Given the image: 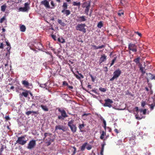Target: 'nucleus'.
<instances>
[{"label": "nucleus", "instance_id": "nucleus-40", "mask_svg": "<svg viewBox=\"0 0 155 155\" xmlns=\"http://www.w3.org/2000/svg\"><path fill=\"white\" fill-rule=\"evenodd\" d=\"M99 90L100 91H101L102 92H105L107 91V90H106V88H102V87H100L99 88Z\"/></svg>", "mask_w": 155, "mask_h": 155}, {"label": "nucleus", "instance_id": "nucleus-18", "mask_svg": "<svg viewBox=\"0 0 155 155\" xmlns=\"http://www.w3.org/2000/svg\"><path fill=\"white\" fill-rule=\"evenodd\" d=\"M91 46L94 48V49L97 50L98 49H101L102 48H104L105 47V45H102L101 46H97L94 45H91Z\"/></svg>", "mask_w": 155, "mask_h": 155}, {"label": "nucleus", "instance_id": "nucleus-52", "mask_svg": "<svg viewBox=\"0 0 155 155\" xmlns=\"http://www.w3.org/2000/svg\"><path fill=\"white\" fill-rule=\"evenodd\" d=\"M74 75L75 76V77H76V78H77V79L79 80H81V77H79L78 75V74H74Z\"/></svg>", "mask_w": 155, "mask_h": 155}, {"label": "nucleus", "instance_id": "nucleus-21", "mask_svg": "<svg viewBox=\"0 0 155 155\" xmlns=\"http://www.w3.org/2000/svg\"><path fill=\"white\" fill-rule=\"evenodd\" d=\"M72 5L73 6H77L78 8H80L81 5V2H72Z\"/></svg>", "mask_w": 155, "mask_h": 155}, {"label": "nucleus", "instance_id": "nucleus-39", "mask_svg": "<svg viewBox=\"0 0 155 155\" xmlns=\"http://www.w3.org/2000/svg\"><path fill=\"white\" fill-rule=\"evenodd\" d=\"M89 76H90L91 78L92 81L94 82L96 78V77H95V78H94L92 75L90 73H89Z\"/></svg>", "mask_w": 155, "mask_h": 155}, {"label": "nucleus", "instance_id": "nucleus-25", "mask_svg": "<svg viewBox=\"0 0 155 155\" xmlns=\"http://www.w3.org/2000/svg\"><path fill=\"white\" fill-rule=\"evenodd\" d=\"M40 107L44 111H48V108L47 107L46 105H41Z\"/></svg>", "mask_w": 155, "mask_h": 155}, {"label": "nucleus", "instance_id": "nucleus-33", "mask_svg": "<svg viewBox=\"0 0 155 155\" xmlns=\"http://www.w3.org/2000/svg\"><path fill=\"white\" fill-rule=\"evenodd\" d=\"M7 6L6 4H4V5L1 6V10L2 11L4 12L5 11L6 8Z\"/></svg>", "mask_w": 155, "mask_h": 155}, {"label": "nucleus", "instance_id": "nucleus-26", "mask_svg": "<svg viewBox=\"0 0 155 155\" xmlns=\"http://www.w3.org/2000/svg\"><path fill=\"white\" fill-rule=\"evenodd\" d=\"M29 91L25 90L24 92H23L21 94V95L24 96L25 97H27L28 95Z\"/></svg>", "mask_w": 155, "mask_h": 155}, {"label": "nucleus", "instance_id": "nucleus-13", "mask_svg": "<svg viewBox=\"0 0 155 155\" xmlns=\"http://www.w3.org/2000/svg\"><path fill=\"white\" fill-rule=\"evenodd\" d=\"M54 141V139H52L50 137H49L48 139H46L45 140V143L46 144L47 146H48L51 145V143L53 142Z\"/></svg>", "mask_w": 155, "mask_h": 155}, {"label": "nucleus", "instance_id": "nucleus-48", "mask_svg": "<svg viewBox=\"0 0 155 155\" xmlns=\"http://www.w3.org/2000/svg\"><path fill=\"white\" fill-rule=\"evenodd\" d=\"M141 112H143V114H145L146 113L147 110L144 109V110H140Z\"/></svg>", "mask_w": 155, "mask_h": 155}, {"label": "nucleus", "instance_id": "nucleus-47", "mask_svg": "<svg viewBox=\"0 0 155 155\" xmlns=\"http://www.w3.org/2000/svg\"><path fill=\"white\" fill-rule=\"evenodd\" d=\"M73 148L74 149V150L73 151V153L71 155H74L76 152V148L75 147H73Z\"/></svg>", "mask_w": 155, "mask_h": 155}, {"label": "nucleus", "instance_id": "nucleus-24", "mask_svg": "<svg viewBox=\"0 0 155 155\" xmlns=\"http://www.w3.org/2000/svg\"><path fill=\"white\" fill-rule=\"evenodd\" d=\"M84 124H79L78 128H79L80 131L81 132H83V129L84 128Z\"/></svg>", "mask_w": 155, "mask_h": 155}, {"label": "nucleus", "instance_id": "nucleus-14", "mask_svg": "<svg viewBox=\"0 0 155 155\" xmlns=\"http://www.w3.org/2000/svg\"><path fill=\"white\" fill-rule=\"evenodd\" d=\"M149 106L150 107V109L151 110H153L154 109V107L155 106V95L153 98V103L152 104H149Z\"/></svg>", "mask_w": 155, "mask_h": 155}, {"label": "nucleus", "instance_id": "nucleus-15", "mask_svg": "<svg viewBox=\"0 0 155 155\" xmlns=\"http://www.w3.org/2000/svg\"><path fill=\"white\" fill-rule=\"evenodd\" d=\"M61 12L64 14V15H65L66 16H67L68 15H69L71 14L70 11L68 9H62L61 11Z\"/></svg>", "mask_w": 155, "mask_h": 155}, {"label": "nucleus", "instance_id": "nucleus-54", "mask_svg": "<svg viewBox=\"0 0 155 155\" xmlns=\"http://www.w3.org/2000/svg\"><path fill=\"white\" fill-rule=\"evenodd\" d=\"M51 37L54 41H56V36L54 35H51Z\"/></svg>", "mask_w": 155, "mask_h": 155}, {"label": "nucleus", "instance_id": "nucleus-20", "mask_svg": "<svg viewBox=\"0 0 155 155\" xmlns=\"http://www.w3.org/2000/svg\"><path fill=\"white\" fill-rule=\"evenodd\" d=\"M90 4L89 2H84L82 5V7L83 8H85L87 7H90Z\"/></svg>", "mask_w": 155, "mask_h": 155}, {"label": "nucleus", "instance_id": "nucleus-5", "mask_svg": "<svg viewBox=\"0 0 155 155\" xmlns=\"http://www.w3.org/2000/svg\"><path fill=\"white\" fill-rule=\"evenodd\" d=\"M58 111L61 113V115L58 116V119H64L65 117H68L65 111L64 110H61L60 108L58 109Z\"/></svg>", "mask_w": 155, "mask_h": 155}, {"label": "nucleus", "instance_id": "nucleus-41", "mask_svg": "<svg viewBox=\"0 0 155 155\" xmlns=\"http://www.w3.org/2000/svg\"><path fill=\"white\" fill-rule=\"evenodd\" d=\"M89 7H87L85 8H86L85 9V13H86L87 15H88V12L89 11Z\"/></svg>", "mask_w": 155, "mask_h": 155}, {"label": "nucleus", "instance_id": "nucleus-11", "mask_svg": "<svg viewBox=\"0 0 155 155\" xmlns=\"http://www.w3.org/2000/svg\"><path fill=\"white\" fill-rule=\"evenodd\" d=\"M107 57V56L105 55L104 54L102 55L99 60V62L100 64H101L106 61Z\"/></svg>", "mask_w": 155, "mask_h": 155}, {"label": "nucleus", "instance_id": "nucleus-64", "mask_svg": "<svg viewBox=\"0 0 155 155\" xmlns=\"http://www.w3.org/2000/svg\"><path fill=\"white\" fill-rule=\"evenodd\" d=\"M104 68L105 69V70H104L105 72H107L108 71L107 68V67H104Z\"/></svg>", "mask_w": 155, "mask_h": 155}, {"label": "nucleus", "instance_id": "nucleus-9", "mask_svg": "<svg viewBox=\"0 0 155 155\" xmlns=\"http://www.w3.org/2000/svg\"><path fill=\"white\" fill-rule=\"evenodd\" d=\"M29 4L28 3H25V7H21L19 8L20 11L23 12L27 11L28 9L30 8L28 6Z\"/></svg>", "mask_w": 155, "mask_h": 155}, {"label": "nucleus", "instance_id": "nucleus-32", "mask_svg": "<svg viewBox=\"0 0 155 155\" xmlns=\"http://www.w3.org/2000/svg\"><path fill=\"white\" fill-rule=\"evenodd\" d=\"M144 68L143 67H141L140 68H139L140 70L142 73V75H143L146 73V71L144 70Z\"/></svg>", "mask_w": 155, "mask_h": 155}, {"label": "nucleus", "instance_id": "nucleus-23", "mask_svg": "<svg viewBox=\"0 0 155 155\" xmlns=\"http://www.w3.org/2000/svg\"><path fill=\"white\" fill-rule=\"evenodd\" d=\"M26 28L25 25H20V30L21 31L24 32L25 31Z\"/></svg>", "mask_w": 155, "mask_h": 155}, {"label": "nucleus", "instance_id": "nucleus-49", "mask_svg": "<svg viewBox=\"0 0 155 155\" xmlns=\"http://www.w3.org/2000/svg\"><path fill=\"white\" fill-rule=\"evenodd\" d=\"M146 102L144 101H142L141 102V106L142 107H144V106L146 105Z\"/></svg>", "mask_w": 155, "mask_h": 155}, {"label": "nucleus", "instance_id": "nucleus-36", "mask_svg": "<svg viewBox=\"0 0 155 155\" xmlns=\"http://www.w3.org/2000/svg\"><path fill=\"white\" fill-rule=\"evenodd\" d=\"M51 7L50 6V8L51 9H54V7L55 6V4L54 3V2L53 1L51 0Z\"/></svg>", "mask_w": 155, "mask_h": 155}, {"label": "nucleus", "instance_id": "nucleus-35", "mask_svg": "<svg viewBox=\"0 0 155 155\" xmlns=\"http://www.w3.org/2000/svg\"><path fill=\"white\" fill-rule=\"evenodd\" d=\"M140 58L138 57L136 58H135L134 60V61L136 63V64H138L140 62Z\"/></svg>", "mask_w": 155, "mask_h": 155}, {"label": "nucleus", "instance_id": "nucleus-19", "mask_svg": "<svg viewBox=\"0 0 155 155\" xmlns=\"http://www.w3.org/2000/svg\"><path fill=\"white\" fill-rule=\"evenodd\" d=\"M21 83L22 84L26 87H28L29 86V83L27 81L25 80L22 81Z\"/></svg>", "mask_w": 155, "mask_h": 155}, {"label": "nucleus", "instance_id": "nucleus-62", "mask_svg": "<svg viewBox=\"0 0 155 155\" xmlns=\"http://www.w3.org/2000/svg\"><path fill=\"white\" fill-rule=\"evenodd\" d=\"M114 131H115V132L117 133V134L119 133L118 130L116 128L114 130Z\"/></svg>", "mask_w": 155, "mask_h": 155}, {"label": "nucleus", "instance_id": "nucleus-2", "mask_svg": "<svg viewBox=\"0 0 155 155\" xmlns=\"http://www.w3.org/2000/svg\"><path fill=\"white\" fill-rule=\"evenodd\" d=\"M121 73V71L120 69L116 70L113 73V76L110 79V81H113L115 79H117Z\"/></svg>", "mask_w": 155, "mask_h": 155}, {"label": "nucleus", "instance_id": "nucleus-6", "mask_svg": "<svg viewBox=\"0 0 155 155\" xmlns=\"http://www.w3.org/2000/svg\"><path fill=\"white\" fill-rule=\"evenodd\" d=\"M128 49L130 51L136 52L137 51V46L135 44L132 43L129 44Z\"/></svg>", "mask_w": 155, "mask_h": 155}, {"label": "nucleus", "instance_id": "nucleus-43", "mask_svg": "<svg viewBox=\"0 0 155 155\" xmlns=\"http://www.w3.org/2000/svg\"><path fill=\"white\" fill-rule=\"evenodd\" d=\"M6 19V17L5 16H4L3 18H1L0 21V23H2Z\"/></svg>", "mask_w": 155, "mask_h": 155}, {"label": "nucleus", "instance_id": "nucleus-63", "mask_svg": "<svg viewBox=\"0 0 155 155\" xmlns=\"http://www.w3.org/2000/svg\"><path fill=\"white\" fill-rule=\"evenodd\" d=\"M134 109L136 110V112H137L138 111L139 109L138 107H136L134 108Z\"/></svg>", "mask_w": 155, "mask_h": 155}, {"label": "nucleus", "instance_id": "nucleus-8", "mask_svg": "<svg viewBox=\"0 0 155 155\" xmlns=\"http://www.w3.org/2000/svg\"><path fill=\"white\" fill-rule=\"evenodd\" d=\"M105 102L104 104V106L110 108L112 107L111 104L113 103V101L112 100L108 98L105 100Z\"/></svg>", "mask_w": 155, "mask_h": 155}, {"label": "nucleus", "instance_id": "nucleus-57", "mask_svg": "<svg viewBox=\"0 0 155 155\" xmlns=\"http://www.w3.org/2000/svg\"><path fill=\"white\" fill-rule=\"evenodd\" d=\"M135 138L134 137H132L130 139V143H131L132 142H133V140H134V139H135Z\"/></svg>", "mask_w": 155, "mask_h": 155}, {"label": "nucleus", "instance_id": "nucleus-56", "mask_svg": "<svg viewBox=\"0 0 155 155\" xmlns=\"http://www.w3.org/2000/svg\"><path fill=\"white\" fill-rule=\"evenodd\" d=\"M109 137V136L107 135L106 136V137H105V138H104V139H101L102 140H104V141L106 140L107 139V138Z\"/></svg>", "mask_w": 155, "mask_h": 155}, {"label": "nucleus", "instance_id": "nucleus-28", "mask_svg": "<svg viewBox=\"0 0 155 155\" xmlns=\"http://www.w3.org/2000/svg\"><path fill=\"white\" fill-rule=\"evenodd\" d=\"M68 5L66 2H64L63 4L62 7L63 9L66 10L68 8Z\"/></svg>", "mask_w": 155, "mask_h": 155}, {"label": "nucleus", "instance_id": "nucleus-58", "mask_svg": "<svg viewBox=\"0 0 155 155\" xmlns=\"http://www.w3.org/2000/svg\"><path fill=\"white\" fill-rule=\"evenodd\" d=\"M4 145H2L0 149V151L1 152H2V151H3L4 150Z\"/></svg>", "mask_w": 155, "mask_h": 155}, {"label": "nucleus", "instance_id": "nucleus-42", "mask_svg": "<svg viewBox=\"0 0 155 155\" xmlns=\"http://www.w3.org/2000/svg\"><path fill=\"white\" fill-rule=\"evenodd\" d=\"M51 135V133H44V139H45V138L48 135Z\"/></svg>", "mask_w": 155, "mask_h": 155}, {"label": "nucleus", "instance_id": "nucleus-12", "mask_svg": "<svg viewBox=\"0 0 155 155\" xmlns=\"http://www.w3.org/2000/svg\"><path fill=\"white\" fill-rule=\"evenodd\" d=\"M77 18L78 19H77V21H78L81 22L86 21L85 17L84 16H77Z\"/></svg>", "mask_w": 155, "mask_h": 155}, {"label": "nucleus", "instance_id": "nucleus-38", "mask_svg": "<svg viewBox=\"0 0 155 155\" xmlns=\"http://www.w3.org/2000/svg\"><path fill=\"white\" fill-rule=\"evenodd\" d=\"M58 41L60 42H61L62 43L64 42L65 40L64 39H63L62 38H59L58 39Z\"/></svg>", "mask_w": 155, "mask_h": 155}, {"label": "nucleus", "instance_id": "nucleus-60", "mask_svg": "<svg viewBox=\"0 0 155 155\" xmlns=\"http://www.w3.org/2000/svg\"><path fill=\"white\" fill-rule=\"evenodd\" d=\"M3 43H1L0 45V48L3 49Z\"/></svg>", "mask_w": 155, "mask_h": 155}, {"label": "nucleus", "instance_id": "nucleus-31", "mask_svg": "<svg viewBox=\"0 0 155 155\" xmlns=\"http://www.w3.org/2000/svg\"><path fill=\"white\" fill-rule=\"evenodd\" d=\"M105 145V143L104 142V144H103L102 145L101 149V153H100V154L101 155H103V152L104 151V146Z\"/></svg>", "mask_w": 155, "mask_h": 155}, {"label": "nucleus", "instance_id": "nucleus-55", "mask_svg": "<svg viewBox=\"0 0 155 155\" xmlns=\"http://www.w3.org/2000/svg\"><path fill=\"white\" fill-rule=\"evenodd\" d=\"M101 120H103V123L104 124V125H106V121L103 118L101 117Z\"/></svg>", "mask_w": 155, "mask_h": 155}, {"label": "nucleus", "instance_id": "nucleus-34", "mask_svg": "<svg viewBox=\"0 0 155 155\" xmlns=\"http://www.w3.org/2000/svg\"><path fill=\"white\" fill-rule=\"evenodd\" d=\"M103 26V24L102 23V21H100L97 24V28H101Z\"/></svg>", "mask_w": 155, "mask_h": 155}, {"label": "nucleus", "instance_id": "nucleus-50", "mask_svg": "<svg viewBox=\"0 0 155 155\" xmlns=\"http://www.w3.org/2000/svg\"><path fill=\"white\" fill-rule=\"evenodd\" d=\"M63 85L68 86V84L66 81H64L63 82Z\"/></svg>", "mask_w": 155, "mask_h": 155}, {"label": "nucleus", "instance_id": "nucleus-16", "mask_svg": "<svg viewBox=\"0 0 155 155\" xmlns=\"http://www.w3.org/2000/svg\"><path fill=\"white\" fill-rule=\"evenodd\" d=\"M62 130L64 131H65L64 126L60 125H57L55 127V130Z\"/></svg>", "mask_w": 155, "mask_h": 155}, {"label": "nucleus", "instance_id": "nucleus-1", "mask_svg": "<svg viewBox=\"0 0 155 155\" xmlns=\"http://www.w3.org/2000/svg\"><path fill=\"white\" fill-rule=\"evenodd\" d=\"M74 120H72L68 122V126L69 127L73 133H75L77 130V127L75 124H73Z\"/></svg>", "mask_w": 155, "mask_h": 155}, {"label": "nucleus", "instance_id": "nucleus-22", "mask_svg": "<svg viewBox=\"0 0 155 155\" xmlns=\"http://www.w3.org/2000/svg\"><path fill=\"white\" fill-rule=\"evenodd\" d=\"M88 143L87 142H86L84 143L82 145V146L81 147V151H84L86 147H87V146L88 145Z\"/></svg>", "mask_w": 155, "mask_h": 155}, {"label": "nucleus", "instance_id": "nucleus-29", "mask_svg": "<svg viewBox=\"0 0 155 155\" xmlns=\"http://www.w3.org/2000/svg\"><path fill=\"white\" fill-rule=\"evenodd\" d=\"M58 22L60 24L62 27H64L66 25L64 22H62V21L61 19H58Z\"/></svg>", "mask_w": 155, "mask_h": 155}, {"label": "nucleus", "instance_id": "nucleus-51", "mask_svg": "<svg viewBox=\"0 0 155 155\" xmlns=\"http://www.w3.org/2000/svg\"><path fill=\"white\" fill-rule=\"evenodd\" d=\"M77 72L78 74V76H79L80 77H81V78H84V77L83 75L81 74L80 73H79V72L78 71Z\"/></svg>", "mask_w": 155, "mask_h": 155}, {"label": "nucleus", "instance_id": "nucleus-59", "mask_svg": "<svg viewBox=\"0 0 155 155\" xmlns=\"http://www.w3.org/2000/svg\"><path fill=\"white\" fill-rule=\"evenodd\" d=\"M125 155H132V154H131V152H129V153L128 152H126V153Z\"/></svg>", "mask_w": 155, "mask_h": 155}, {"label": "nucleus", "instance_id": "nucleus-37", "mask_svg": "<svg viewBox=\"0 0 155 155\" xmlns=\"http://www.w3.org/2000/svg\"><path fill=\"white\" fill-rule=\"evenodd\" d=\"M127 2V0H121L120 3L122 5H125Z\"/></svg>", "mask_w": 155, "mask_h": 155}, {"label": "nucleus", "instance_id": "nucleus-53", "mask_svg": "<svg viewBox=\"0 0 155 155\" xmlns=\"http://www.w3.org/2000/svg\"><path fill=\"white\" fill-rule=\"evenodd\" d=\"M134 33H135L136 34L138 35L139 37H141L142 36V35H141V33H140V32H138V31H136V32H134Z\"/></svg>", "mask_w": 155, "mask_h": 155}, {"label": "nucleus", "instance_id": "nucleus-61", "mask_svg": "<svg viewBox=\"0 0 155 155\" xmlns=\"http://www.w3.org/2000/svg\"><path fill=\"white\" fill-rule=\"evenodd\" d=\"M135 117H136V118L137 119H141V118L140 117H139L137 115V114H136L135 115Z\"/></svg>", "mask_w": 155, "mask_h": 155}, {"label": "nucleus", "instance_id": "nucleus-44", "mask_svg": "<svg viewBox=\"0 0 155 155\" xmlns=\"http://www.w3.org/2000/svg\"><path fill=\"white\" fill-rule=\"evenodd\" d=\"M86 148L87 150H89L91 149L92 147L91 145H89L88 144L87 146L86 147Z\"/></svg>", "mask_w": 155, "mask_h": 155}, {"label": "nucleus", "instance_id": "nucleus-30", "mask_svg": "<svg viewBox=\"0 0 155 155\" xmlns=\"http://www.w3.org/2000/svg\"><path fill=\"white\" fill-rule=\"evenodd\" d=\"M102 133L100 136V139H104V136L106 135V132L105 131H104V130H102L101 131Z\"/></svg>", "mask_w": 155, "mask_h": 155}, {"label": "nucleus", "instance_id": "nucleus-7", "mask_svg": "<svg viewBox=\"0 0 155 155\" xmlns=\"http://www.w3.org/2000/svg\"><path fill=\"white\" fill-rule=\"evenodd\" d=\"M36 145V141L35 140H32L28 143L27 148L28 149L31 150L34 148Z\"/></svg>", "mask_w": 155, "mask_h": 155}, {"label": "nucleus", "instance_id": "nucleus-3", "mask_svg": "<svg viewBox=\"0 0 155 155\" xmlns=\"http://www.w3.org/2000/svg\"><path fill=\"white\" fill-rule=\"evenodd\" d=\"M25 135L22 136L18 138L17 140H16V143L20 145H25V143H27V140H25Z\"/></svg>", "mask_w": 155, "mask_h": 155}, {"label": "nucleus", "instance_id": "nucleus-17", "mask_svg": "<svg viewBox=\"0 0 155 155\" xmlns=\"http://www.w3.org/2000/svg\"><path fill=\"white\" fill-rule=\"evenodd\" d=\"M146 74L148 78L151 79V80H155V75L152 74H151L149 73H147Z\"/></svg>", "mask_w": 155, "mask_h": 155}, {"label": "nucleus", "instance_id": "nucleus-45", "mask_svg": "<svg viewBox=\"0 0 155 155\" xmlns=\"http://www.w3.org/2000/svg\"><path fill=\"white\" fill-rule=\"evenodd\" d=\"M116 60V58H113V60L112 61V62H111V64H110V67L112 66V65H113L114 64V63L115 62V61Z\"/></svg>", "mask_w": 155, "mask_h": 155}, {"label": "nucleus", "instance_id": "nucleus-27", "mask_svg": "<svg viewBox=\"0 0 155 155\" xmlns=\"http://www.w3.org/2000/svg\"><path fill=\"white\" fill-rule=\"evenodd\" d=\"M32 113H33V114H38V111H32L26 112H25V114L27 115V116H28L29 115L31 114Z\"/></svg>", "mask_w": 155, "mask_h": 155}, {"label": "nucleus", "instance_id": "nucleus-10", "mask_svg": "<svg viewBox=\"0 0 155 155\" xmlns=\"http://www.w3.org/2000/svg\"><path fill=\"white\" fill-rule=\"evenodd\" d=\"M41 4L45 6L47 8H50V6L49 2L47 0H44L41 2Z\"/></svg>", "mask_w": 155, "mask_h": 155}, {"label": "nucleus", "instance_id": "nucleus-46", "mask_svg": "<svg viewBox=\"0 0 155 155\" xmlns=\"http://www.w3.org/2000/svg\"><path fill=\"white\" fill-rule=\"evenodd\" d=\"M124 14L123 11H119L118 13V15L119 16H121L122 15Z\"/></svg>", "mask_w": 155, "mask_h": 155}, {"label": "nucleus", "instance_id": "nucleus-4", "mask_svg": "<svg viewBox=\"0 0 155 155\" xmlns=\"http://www.w3.org/2000/svg\"><path fill=\"white\" fill-rule=\"evenodd\" d=\"M85 26L86 25L84 24H78L76 26V29L82 32L83 33H85L86 32V28H84Z\"/></svg>", "mask_w": 155, "mask_h": 155}]
</instances>
